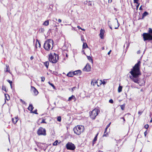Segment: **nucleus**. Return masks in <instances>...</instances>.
Returning <instances> with one entry per match:
<instances>
[{"mask_svg": "<svg viewBox=\"0 0 152 152\" xmlns=\"http://www.w3.org/2000/svg\"><path fill=\"white\" fill-rule=\"evenodd\" d=\"M141 62L139 61L133 67L130 72L132 76H130V78L135 83H139V77L141 75L140 71V66Z\"/></svg>", "mask_w": 152, "mask_h": 152, "instance_id": "1", "label": "nucleus"}, {"mask_svg": "<svg viewBox=\"0 0 152 152\" xmlns=\"http://www.w3.org/2000/svg\"><path fill=\"white\" fill-rule=\"evenodd\" d=\"M53 41L51 39H48L45 41L43 45L44 48L46 50H51L53 47Z\"/></svg>", "mask_w": 152, "mask_h": 152, "instance_id": "2", "label": "nucleus"}, {"mask_svg": "<svg viewBox=\"0 0 152 152\" xmlns=\"http://www.w3.org/2000/svg\"><path fill=\"white\" fill-rule=\"evenodd\" d=\"M148 32L143 34L142 36L144 41L152 40V29L149 28Z\"/></svg>", "mask_w": 152, "mask_h": 152, "instance_id": "3", "label": "nucleus"}, {"mask_svg": "<svg viewBox=\"0 0 152 152\" xmlns=\"http://www.w3.org/2000/svg\"><path fill=\"white\" fill-rule=\"evenodd\" d=\"M54 56L51 53L49 55V61L53 63H56L59 59V56L55 53H54Z\"/></svg>", "mask_w": 152, "mask_h": 152, "instance_id": "4", "label": "nucleus"}, {"mask_svg": "<svg viewBox=\"0 0 152 152\" xmlns=\"http://www.w3.org/2000/svg\"><path fill=\"white\" fill-rule=\"evenodd\" d=\"M84 127L82 125H78L73 128V131L75 134L79 135L83 130Z\"/></svg>", "mask_w": 152, "mask_h": 152, "instance_id": "5", "label": "nucleus"}, {"mask_svg": "<svg viewBox=\"0 0 152 152\" xmlns=\"http://www.w3.org/2000/svg\"><path fill=\"white\" fill-rule=\"evenodd\" d=\"M99 110L95 108L91 112L90 116V118L92 119H95L96 116L98 114Z\"/></svg>", "mask_w": 152, "mask_h": 152, "instance_id": "6", "label": "nucleus"}, {"mask_svg": "<svg viewBox=\"0 0 152 152\" xmlns=\"http://www.w3.org/2000/svg\"><path fill=\"white\" fill-rule=\"evenodd\" d=\"M66 148L68 150L73 151L75 148V146L72 142H68L66 145Z\"/></svg>", "mask_w": 152, "mask_h": 152, "instance_id": "7", "label": "nucleus"}, {"mask_svg": "<svg viewBox=\"0 0 152 152\" xmlns=\"http://www.w3.org/2000/svg\"><path fill=\"white\" fill-rule=\"evenodd\" d=\"M37 134L39 135H46V130L45 129H44L42 127L39 128L37 131Z\"/></svg>", "mask_w": 152, "mask_h": 152, "instance_id": "8", "label": "nucleus"}, {"mask_svg": "<svg viewBox=\"0 0 152 152\" xmlns=\"http://www.w3.org/2000/svg\"><path fill=\"white\" fill-rule=\"evenodd\" d=\"M91 66L88 64H87L86 66L83 69V71L85 72H89L91 71Z\"/></svg>", "mask_w": 152, "mask_h": 152, "instance_id": "9", "label": "nucleus"}, {"mask_svg": "<svg viewBox=\"0 0 152 152\" xmlns=\"http://www.w3.org/2000/svg\"><path fill=\"white\" fill-rule=\"evenodd\" d=\"M31 89L33 91L35 95H37L38 94V92L37 90L33 86H31Z\"/></svg>", "mask_w": 152, "mask_h": 152, "instance_id": "10", "label": "nucleus"}, {"mask_svg": "<svg viewBox=\"0 0 152 152\" xmlns=\"http://www.w3.org/2000/svg\"><path fill=\"white\" fill-rule=\"evenodd\" d=\"M104 30L101 29L100 31V36L101 39H103L104 37Z\"/></svg>", "mask_w": 152, "mask_h": 152, "instance_id": "11", "label": "nucleus"}, {"mask_svg": "<svg viewBox=\"0 0 152 152\" xmlns=\"http://www.w3.org/2000/svg\"><path fill=\"white\" fill-rule=\"evenodd\" d=\"M148 15V12L145 11V12L142 15V17L141 18H140L139 19H143L147 15Z\"/></svg>", "mask_w": 152, "mask_h": 152, "instance_id": "12", "label": "nucleus"}, {"mask_svg": "<svg viewBox=\"0 0 152 152\" xmlns=\"http://www.w3.org/2000/svg\"><path fill=\"white\" fill-rule=\"evenodd\" d=\"M18 118L15 117L14 118H12V121L14 124H15L18 120Z\"/></svg>", "mask_w": 152, "mask_h": 152, "instance_id": "13", "label": "nucleus"}, {"mask_svg": "<svg viewBox=\"0 0 152 152\" xmlns=\"http://www.w3.org/2000/svg\"><path fill=\"white\" fill-rule=\"evenodd\" d=\"M28 109V110L31 111H31H32L34 109V107L33 106L32 104H29V105Z\"/></svg>", "mask_w": 152, "mask_h": 152, "instance_id": "14", "label": "nucleus"}, {"mask_svg": "<svg viewBox=\"0 0 152 152\" xmlns=\"http://www.w3.org/2000/svg\"><path fill=\"white\" fill-rule=\"evenodd\" d=\"M72 99H74L75 100L76 99V98L75 97V96L74 95H72L71 96L69 97L68 101H71Z\"/></svg>", "mask_w": 152, "mask_h": 152, "instance_id": "15", "label": "nucleus"}, {"mask_svg": "<svg viewBox=\"0 0 152 152\" xmlns=\"http://www.w3.org/2000/svg\"><path fill=\"white\" fill-rule=\"evenodd\" d=\"M49 21L48 20H46L43 24V25L47 26L49 25Z\"/></svg>", "mask_w": 152, "mask_h": 152, "instance_id": "16", "label": "nucleus"}, {"mask_svg": "<svg viewBox=\"0 0 152 152\" xmlns=\"http://www.w3.org/2000/svg\"><path fill=\"white\" fill-rule=\"evenodd\" d=\"M73 73H72L71 72H69V73H67L66 75L67 76L69 77H72L73 76Z\"/></svg>", "mask_w": 152, "mask_h": 152, "instance_id": "17", "label": "nucleus"}, {"mask_svg": "<svg viewBox=\"0 0 152 152\" xmlns=\"http://www.w3.org/2000/svg\"><path fill=\"white\" fill-rule=\"evenodd\" d=\"M44 64L45 66L46 67V68L48 69V66L49 65V62L48 61H46L44 63Z\"/></svg>", "mask_w": 152, "mask_h": 152, "instance_id": "18", "label": "nucleus"}, {"mask_svg": "<svg viewBox=\"0 0 152 152\" xmlns=\"http://www.w3.org/2000/svg\"><path fill=\"white\" fill-rule=\"evenodd\" d=\"M75 75H78L79 74L80 75L81 73V71L80 70L75 71Z\"/></svg>", "mask_w": 152, "mask_h": 152, "instance_id": "19", "label": "nucleus"}, {"mask_svg": "<svg viewBox=\"0 0 152 152\" xmlns=\"http://www.w3.org/2000/svg\"><path fill=\"white\" fill-rule=\"evenodd\" d=\"M129 42H126L125 43V44L124 47L125 46H126V49H127L129 47Z\"/></svg>", "mask_w": 152, "mask_h": 152, "instance_id": "20", "label": "nucleus"}, {"mask_svg": "<svg viewBox=\"0 0 152 152\" xmlns=\"http://www.w3.org/2000/svg\"><path fill=\"white\" fill-rule=\"evenodd\" d=\"M122 87L119 85L118 88V92L119 93L121 92L122 91Z\"/></svg>", "mask_w": 152, "mask_h": 152, "instance_id": "21", "label": "nucleus"}, {"mask_svg": "<svg viewBox=\"0 0 152 152\" xmlns=\"http://www.w3.org/2000/svg\"><path fill=\"white\" fill-rule=\"evenodd\" d=\"M115 20H117V24H118V26L116 27L115 26V29H117L119 27V26L120 25V24L118 22V20L117 19V18H115Z\"/></svg>", "mask_w": 152, "mask_h": 152, "instance_id": "22", "label": "nucleus"}, {"mask_svg": "<svg viewBox=\"0 0 152 152\" xmlns=\"http://www.w3.org/2000/svg\"><path fill=\"white\" fill-rule=\"evenodd\" d=\"M125 104L120 105V107L122 110H124L125 108Z\"/></svg>", "mask_w": 152, "mask_h": 152, "instance_id": "23", "label": "nucleus"}, {"mask_svg": "<svg viewBox=\"0 0 152 152\" xmlns=\"http://www.w3.org/2000/svg\"><path fill=\"white\" fill-rule=\"evenodd\" d=\"M88 59L92 63L93 62V59L91 58V57L90 56H87Z\"/></svg>", "mask_w": 152, "mask_h": 152, "instance_id": "24", "label": "nucleus"}, {"mask_svg": "<svg viewBox=\"0 0 152 152\" xmlns=\"http://www.w3.org/2000/svg\"><path fill=\"white\" fill-rule=\"evenodd\" d=\"M37 42H38V47L40 48V47H41V44H40V42H39V41H38V39H37V41H36V47H37Z\"/></svg>", "mask_w": 152, "mask_h": 152, "instance_id": "25", "label": "nucleus"}, {"mask_svg": "<svg viewBox=\"0 0 152 152\" xmlns=\"http://www.w3.org/2000/svg\"><path fill=\"white\" fill-rule=\"evenodd\" d=\"M107 129L108 128H105V131H104V134L103 135V137L107 136L106 135L107 134V133H106V132H107Z\"/></svg>", "mask_w": 152, "mask_h": 152, "instance_id": "26", "label": "nucleus"}, {"mask_svg": "<svg viewBox=\"0 0 152 152\" xmlns=\"http://www.w3.org/2000/svg\"><path fill=\"white\" fill-rule=\"evenodd\" d=\"M48 83L52 87H53V89H55L56 87L55 86H54V85L52 83H51L50 82H48Z\"/></svg>", "mask_w": 152, "mask_h": 152, "instance_id": "27", "label": "nucleus"}, {"mask_svg": "<svg viewBox=\"0 0 152 152\" xmlns=\"http://www.w3.org/2000/svg\"><path fill=\"white\" fill-rule=\"evenodd\" d=\"M88 45L86 43H83V49L86 48L87 47H88Z\"/></svg>", "mask_w": 152, "mask_h": 152, "instance_id": "28", "label": "nucleus"}, {"mask_svg": "<svg viewBox=\"0 0 152 152\" xmlns=\"http://www.w3.org/2000/svg\"><path fill=\"white\" fill-rule=\"evenodd\" d=\"M6 66L7 68L6 71L7 72H10V68H9V66L8 65H6Z\"/></svg>", "mask_w": 152, "mask_h": 152, "instance_id": "29", "label": "nucleus"}, {"mask_svg": "<svg viewBox=\"0 0 152 152\" xmlns=\"http://www.w3.org/2000/svg\"><path fill=\"white\" fill-rule=\"evenodd\" d=\"M39 31L41 32H44L45 31L44 29L43 28H41L39 29Z\"/></svg>", "mask_w": 152, "mask_h": 152, "instance_id": "30", "label": "nucleus"}, {"mask_svg": "<svg viewBox=\"0 0 152 152\" xmlns=\"http://www.w3.org/2000/svg\"><path fill=\"white\" fill-rule=\"evenodd\" d=\"M61 117L60 116H58L57 118V120L59 122H60L61 121Z\"/></svg>", "mask_w": 152, "mask_h": 152, "instance_id": "31", "label": "nucleus"}, {"mask_svg": "<svg viewBox=\"0 0 152 152\" xmlns=\"http://www.w3.org/2000/svg\"><path fill=\"white\" fill-rule=\"evenodd\" d=\"M58 142L57 140H56L54 143H53V145H56L58 144Z\"/></svg>", "mask_w": 152, "mask_h": 152, "instance_id": "32", "label": "nucleus"}, {"mask_svg": "<svg viewBox=\"0 0 152 152\" xmlns=\"http://www.w3.org/2000/svg\"><path fill=\"white\" fill-rule=\"evenodd\" d=\"M98 133H97L96 135L95 136V137H94V140H93V141L94 142H95L97 140V136L98 135Z\"/></svg>", "mask_w": 152, "mask_h": 152, "instance_id": "33", "label": "nucleus"}, {"mask_svg": "<svg viewBox=\"0 0 152 152\" xmlns=\"http://www.w3.org/2000/svg\"><path fill=\"white\" fill-rule=\"evenodd\" d=\"M91 83L92 85H93L94 86L96 83V82L95 81H94L93 80L91 82Z\"/></svg>", "mask_w": 152, "mask_h": 152, "instance_id": "34", "label": "nucleus"}, {"mask_svg": "<svg viewBox=\"0 0 152 152\" xmlns=\"http://www.w3.org/2000/svg\"><path fill=\"white\" fill-rule=\"evenodd\" d=\"M110 21H108V23H108V26H109V27L111 29H112V27H111V25H110Z\"/></svg>", "mask_w": 152, "mask_h": 152, "instance_id": "35", "label": "nucleus"}, {"mask_svg": "<svg viewBox=\"0 0 152 152\" xmlns=\"http://www.w3.org/2000/svg\"><path fill=\"white\" fill-rule=\"evenodd\" d=\"M7 81L10 84V85H11V84L12 83V82L9 80H7Z\"/></svg>", "mask_w": 152, "mask_h": 152, "instance_id": "36", "label": "nucleus"}, {"mask_svg": "<svg viewBox=\"0 0 152 152\" xmlns=\"http://www.w3.org/2000/svg\"><path fill=\"white\" fill-rule=\"evenodd\" d=\"M41 123L47 124V122H45V119H42V121L41 122Z\"/></svg>", "mask_w": 152, "mask_h": 152, "instance_id": "37", "label": "nucleus"}, {"mask_svg": "<svg viewBox=\"0 0 152 152\" xmlns=\"http://www.w3.org/2000/svg\"><path fill=\"white\" fill-rule=\"evenodd\" d=\"M76 88V87H74L72 88H71V90H72L71 91L73 92L75 90Z\"/></svg>", "mask_w": 152, "mask_h": 152, "instance_id": "38", "label": "nucleus"}, {"mask_svg": "<svg viewBox=\"0 0 152 152\" xmlns=\"http://www.w3.org/2000/svg\"><path fill=\"white\" fill-rule=\"evenodd\" d=\"M144 128H145L146 129H148V128L149 127V126L148 124H146L144 126Z\"/></svg>", "mask_w": 152, "mask_h": 152, "instance_id": "39", "label": "nucleus"}, {"mask_svg": "<svg viewBox=\"0 0 152 152\" xmlns=\"http://www.w3.org/2000/svg\"><path fill=\"white\" fill-rule=\"evenodd\" d=\"M41 81H44L45 80V77H41Z\"/></svg>", "mask_w": 152, "mask_h": 152, "instance_id": "40", "label": "nucleus"}, {"mask_svg": "<svg viewBox=\"0 0 152 152\" xmlns=\"http://www.w3.org/2000/svg\"><path fill=\"white\" fill-rule=\"evenodd\" d=\"M139 0H134V3L137 4H139L138 1Z\"/></svg>", "mask_w": 152, "mask_h": 152, "instance_id": "41", "label": "nucleus"}, {"mask_svg": "<svg viewBox=\"0 0 152 152\" xmlns=\"http://www.w3.org/2000/svg\"><path fill=\"white\" fill-rule=\"evenodd\" d=\"M143 113V111H138V114L140 115H141L142 114V113Z\"/></svg>", "mask_w": 152, "mask_h": 152, "instance_id": "42", "label": "nucleus"}, {"mask_svg": "<svg viewBox=\"0 0 152 152\" xmlns=\"http://www.w3.org/2000/svg\"><path fill=\"white\" fill-rule=\"evenodd\" d=\"M109 102L112 104L113 103V101L112 99H110L109 100Z\"/></svg>", "mask_w": 152, "mask_h": 152, "instance_id": "43", "label": "nucleus"}, {"mask_svg": "<svg viewBox=\"0 0 152 152\" xmlns=\"http://www.w3.org/2000/svg\"><path fill=\"white\" fill-rule=\"evenodd\" d=\"M2 88L3 90H4V91H5L6 92L7 91L5 87V86H4L3 85L2 86Z\"/></svg>", "mask_w": 152, "mask_h": 152, "instance_id": "44", "label": "nucleus"}, {"mask_svg": "<svg viewBox=\"0 0 152 152\" xmlns=\"http://www.w3.org/2000/svg\"><path fill=\"white\" fill-rule=\"evenodd\" d=\"M32 112L34 114H38L37 113V110H35L34 111H32Z\"/></svg>", "mask_w": 152, "mask_h": 152, "instance_id": "45", "label": "nucleus"}, {"mask_svg": "<svg viewBox=\"0 0 152 152\" xmlns=\"http://www.w3.org/2000/svg\"><path fill=\"white\" fill-rule=\"evenodd\" d=\"M111 124V122H110L107 126L106 128H108L110 126V124Z\"/></svg>", "mask_w": 152, "mask_h": 152, "instance_id": "46", "label": "nucleus"}, {"mask_svg": "<svg viewBox=\"0 0 152 152\" xmlns=\"http://www.w3.org/2000/svg\"><path fill=\"white\" fill-rule=\"evenodd\" d=\"M81 40L82 41H84V38L83 36H81Z\"/></svg>", "mask_w": 152, "mask_h": 152, "instance_id": "47", "label": "nucleus"}, {"mask_svg": "<svg viewBox=\"0 0 152 152\" xmlns=\"http://www.w3.org/2000/svg\"><path fill=\"white\" fill-rule=\"evenodd\" d=\"M102 84L103 85H105L106 84V82H105V81H103L102 82Z\"/></svg>", "mask_w": 152, "mask_h": 152, "instance_id": "48", "label": "nucleus"}, {"mask_svg": "<svg viewBox=\"0 0 152 152\" xmlns=\"http://www.w3.org/2000/svg\"><path fill=\"white\" fill-rule=\"evenodd\" d=\"M140 4L139 3L137 4V5L136 6V9L137 10L139 6L140 5Z\"/></svg>", "mask_w": 152, "mask_h": 152, "instance_id": "49", "label": "nucleus"}, {"mask_svg": "<svg viewBox=\"0 0 152 152\" xmlns=\"http://www.w3.org/2000/svg\"><path fill=\"white\" fill-rule=\"evenodd\" d=\"M144 134L145 136H146V134H147V131H145L144 132Z\"/></svg>", "mask_w": 152, "mask_h": 152, "instance_id": "50", "label": "nucleus"}, {"mask_svg": "<svg viewBox=\"0 0 152 152\" xmlns=\"http://www.w3.org/2000/svg\"><path fill=\"white\" fill-rule=\"evenodd\" d=\"M34 57L33 56H32L30 57V59L31 60H32L34 59Z\"/></svg>", "mask_w": 152, "mask_h": 152, "instance_id": "51", "label": "nucleus"}, {"mask_svg": "<svg viewBox=\"0 0 152 152\" xmlns=\"http://www.w3.org/2000/svg\"><path fill=\"white\" fill-rule=\"evenodd\" d=\"M61 20L60 19H58V22L59 23H61Z\"/></svg>", "mask_w": 152, "mask_h": 152, "instance_id": "52", "label": "nucleus"}, {"mask_svg": "<svg viewBox=\"0 0 152 152\" xmlns=\"http://www.w3.org/2000/svg\"><path fill=\"white\" fill-rule=\"evenodd\" d=\"M72 73L73 74V76L74 75H75V72H72Z\"/></svg>", "mask_w": 152, "mask_h": 152, "instance_id": "53", "label": "nucleus"}, {"mask_svg": "<svg viewBox=\"0 0 152 152\" xmlns=\"http://www.w3.org/2000/svg\"><path fill=\"white\" fill-rule=\"evenodd\" d=\"M111 51V50H110L107 53L108 55H109L110 54V52Z\"/></svg>", "mask_w": 152, "mask_h": 152, "instance_id": "54", "label": "nucleus"}, {"mask_svg": "<svg viewBox=\"0 0 152 152\" xmlns=\"http://www.w3.org/2000/svg\"><path fill=\"white\" fill-rule=\"evenodd\" d=\"M140 53V50L138 51L137 52V54H139Z\"/></svg>", "mask_w": 152, "mask_h": 152, "instance_id": "55", "label": "nucleus"}, {"mask_svg": "<svg viewBox=\"0 0 152 152\" xmlns=\"http://www.w3.org/2000/svg\"><path fill=\"white\" fill-rule=\"evenodd\" d=\"M77 27L79 29H81V28L79 26H78Z\"/></svg>", "mask_w": 152, "mask_h": 152, "instance_id": "56", "label": "nucleus"}, {"mask_svg": "<svg viewBox=\"0 0 152 152\" xmlns=\"http://www.w3.org/2000/svg\"><path fill=\"white\" fill-rule=\"evenodd\" d=\"M139 10H142V6H141L140 8H139Z\"/></svg>", "mask_w": 152, "mask_h": 152, "instance_id": "57", "label": "nucleus"}, {"mask_svg": "<svg viewBox=\"0 0 152 152\" xmlns=\"http://www.w3.org/2000/svg\"><path fill=\"white\" fill-rule=\"evenodd\" d=\"M20 100L21 102H23V101L22 99H20Z\"/></svg>", "mask_w": 152, "mask_h": 152, "instance_id": "58", "label": "nucleus"}, {"mask_svg": "<svg viewBox=\"0 0 152 152\" xmlns=\"http://www.w3.org/2000/svg\"><path fill=\"white\" fill-rule=\"evenodd\" d=\"M112 0H108L109 2H110L111 3L112 2Z\"/></svg>", "mask_w": 152, "mask_h": 152, "instance_id": "59", "label": "nucleus"}, {"mask_svg": "<svg viewBox=\"0 0 152 152\" xmlns=\"http://www.w3.org/2000/svg\"><path fill=\"white\" fill-rule=\"evenodd\" d=\"M81 29L83 31H85V29L83 28H81Z\"/></svg>", "mask_w": 152, "mask_h": 152, "instance_id": "60", "label": "nucleus"}, {"mask_svg": "<svg viewBox=\"0 0 152 152\" xmlns=\"http://www.w3.org/2000/svg\"><path fill=\"white\" fill-rule=\"evenodd\" d=\"M55 27H56V25H55V26H54ZM56 29H57V28L56 27Z\"/></svg>", "mask_w": 152, "mask_h": 152, "instance_id": "61", "label": "nucleus"}, {"mask_svg": "<svg viewBox=\"0 0 152 152\" xmlns=\"http://www.w3.org/2000/svg\"><path fill=\"white\" fill-rule=\"evenodd\" d=\"M22 103L23 104H26L25 102L24 101H23V102H22Z\"/></svg>", "mask_w": 152, "mask_h": 152, "instance_id": "62", "label": "nucleus"}, {"mask_svg": "<svg viewBox=\"0 0 152 152\" xmlns=\"http://www.w3.org/2000/svg\"><path fill=\"white\" fill-rule=\"evenodd\" d=\"M12 84H11V85H10V87H11V88L12 89Z\"/></svg>", "mask_w": 152, "mask_h": 152, "instance_id": "63", "label": "nucleus"}, {"mask_svg": "<svg viewBox=\"0 0 152 152\" xmlns=\"http://www.w3.org/2000/svg\"><path fill=\"white\" fill-rule=\"evenodd\" d=\"M123 118V119L124 121H125V119H124V118Z\"/></svg>", "mask_w": 152, "mask_h": 152, "instance_id": "64", "label": "nucleus"}]
</instances>
